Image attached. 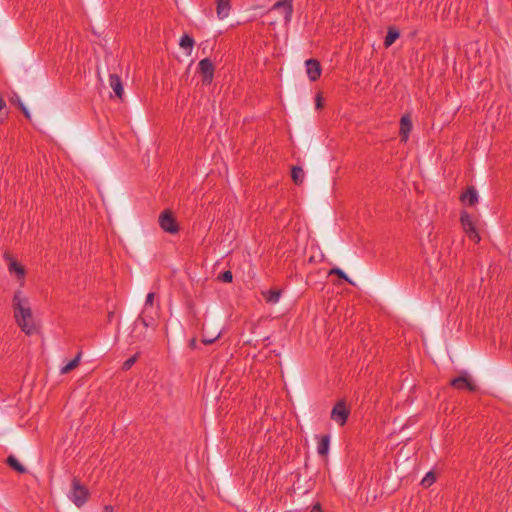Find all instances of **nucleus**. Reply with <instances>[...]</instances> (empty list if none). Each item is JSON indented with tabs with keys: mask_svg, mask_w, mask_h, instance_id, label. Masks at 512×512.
Here are the masks:
<instances>
[{
	"mask_svg": "<svg viewBox=\"0 0 512 512\" xmlns=\"http://www.w3.org/2000/svg\"><path fill=\"white\" fill-rule=\"evenodd\" d=\"M12 307L17 325L25 334H33L36 330V326L32 315L30 300L21 289L15 291Z\"/></svg>",
	"mask_w": 512,
	"mask_h": 512,
	"instance_id": "obj_1",
	"label": "nucleus"
},
{
	"mask_svg": "<svg viewBox=\"0 0 512 512\" xmlns=\"http://www.w3.org/2000/svg\"><path fill=\"white\" fill-rule=\"evenodd\" d=\"M4 260L7 264V270L10 276L14 277L21 287L25 285V277L26 270L25 267L19 263L14 257H12L9 253L4 254Z\"/></svg>",
	"mask_w": 512,
	"mask_h": 512,
	"instance_id": "obj_2",
	"label": "nucleus"
},
{
	"mask_svg": "<svg viewBox=\"0 0 512 512\" xmlns=\"http://www.w3.org/2000/svg\"><path fill=\"white\" fill-rule=\"evenodd\" d=\"M88 489L83 486L79 480L74 478L71 483V490L68 493V498L77 506H83L88 500Z\"/></svg>",
	"mask_w": 512,
	"mask_h": 512,
	"instance_id": "obj_3",
	"label": "nucleus"
},
{
	"mask_svg": "<svg viewBox=\"0 0 512 512\" xmlns=\"http://www.w3.org/2000/svg\"><path fill=\"white\" fill-rule=\"evenodd\" d=\"M159 225L167 233L175 234L178 232V224L169 210L163 211L159 216Z\"/></svg>",
	"mask_w": 512,
	"mask_h": 512,
	"instance_id": "obj_4",
	"label": "nucleus"
},
{
	"mask_svg": "<svg viewBox=\"0 0 512 512\" xmlns=\"http://www.w3.org/2000/svg\"><path fill=\"white\" fill-rule=\"evenodd\" d=\"M350 412L344 401H338L333 407L330 417L340 426H343L348 419Z\"/></svg>",
	"mask_w": 512,
	"mask_h": 512,
	"instance_id": "obj_5",
	"label": "nucleus"
},
{
	"mask_svg": "<svg viewBox=\"0 0 512 512\" xmlns=\"http://www.w3.org/2000/svg\"><path fill=\"white\" fill-rule=\"evenodd\" d=\"M461 225L467 236L474 242L480 241V236L476 230L471 216L467 212H462L460 217Z\"/></svg>",
	"mask_w": 512,
	"mask_h": 512,
	"instance_id": "obj_6",
	"label": "nucleus"
},
{
	"mask_svg": "<svg viewBox=\"0 0 512 512\" xmlns=\"http://www.w3.org/2000/svg\"><path fill=\"white\" fill-rule=\"evenodd\" d=\"M273 11H278L284 21L287 23L291 20L292 12H293V6L292 2L290 0H280L277 1L271 8Z\"/></svg>",
	"mask_w": 512,
	"mask_h": 512,
	"instance_id": "obj_7",
	"label": "nucleus"
},
{
	"mask_svg": "<svg viewBox=\"0 0 512 512\" xmlns=\"http://www.w3.org/2000/svg\"><path fill=\"white\" fill-rule=\"evenodd\" d=\"M199 70L203 75L204 83H211L214 75V66L213 63L208 59H202L198 64Z\"/></svg>",
	"mask_w": 512,
	"mask_h": 512,
	"instance_id": "obj_8",
	"label": "nucleus"
},
{
	"mask_svg": "<svg viewBox=\"0 0 512 512\" xmlns=\"http://www.w3.org/2000/svg\"><path fill=\"white\" fill-rule=\"evenodd\" d=\"M306 73L310 81H316L321 76V66L319 61L308 59L305 61Z\"/></svg>",
	"mask_w": 512,
	"mask_h": 512,
	"instance_id": "obj_9",
	"label": "nucleus"
},
{
	"mask_svg": "<svg viewBox=\"0 0 512 512\" xmlns=\"http://www.w3.org/2000/svg\"><path fill=\"white\" fill-rule=\"evenodd\" d=\"M451 385L456 389H467L469 391H474L476 388L467 373H463L459 377L454 378L451 381Z\"/></svg>",
	"mask_w": 512,
	"mask_h": 512,
	"instance_id": "obj_10",
	"label": "nucleus"
},
{
	"mask_svg": "<svg viewBox=\"0 0 512 512\" xmlns=\"http://www.w3.org/2000/svg\"><path fill=\"white\" fill-rule=\"evenodd\" d=\"M412 130V122L408 115L402 116L400 120V137L403 142H406L409 138Z\"/></svg>",
	"mask_w": 512,
	"mask_h": 512,
	"instance_id": "obj_11",
	"label": "nucleus"
},
{
	"mask_svg": "<svg viewBox=\"0 0 512 512\" xmlns=\"http://www.w3.org/2000/svg\"><path fill=\"white\" fill-rule=\"evenodd\" d=\"M216 2H217V7H216L217 17L220 20L227 18L229 16V13L231 10L230 0H216Z\"/></svg>",
	"mask_w": 512,
	"mask_h": 512,
	"instance_id": "obj_12",
	"label": "nucleus"
},
{
	"mask_svg": "<svg viewBox=\"0 0 512 512\" xmlns=\"http://www.w3.org/2000/svg\"><path fill=\"white\" fill-rule=\"evenodd\" d=\"M109 84L118 98H122L124 89L120 77L116 74L109 76Z\"/></svg>",
	"mask_w": 512,
	"mask_h": 512,
	"instance_id": "obj_13",
	"label": "nucleus"
},
{
	"mask_svg": "<svg viewBox=\"0 0 512 512\" xmlns=\"http://www.w3.org/2000/svg\"><path fill=\"white\" fill-rule=\"evenodd\" d=\"M318 439L317 453L321 456H326L329 453L330 448V436H316Z\"/></svg>",
	"mask_w": 512,
	"mask_h": 512,
	"instance_id": "obj_14",
	"label": "nucleus"
},
{
	"mask_svg": "<svg viewBox=\"0 0 512 512\" xmlns=\"http://www.w3.org/2000/svg\"><path fill=\"white\" fill-rule=\"evenodd\" d=\"M461 201L466 205H475L478 202L477 190L473 187L468 188L467 191L462 194Z\"/></svg>",
	"mask_w": 512,
	"mask_h": 512,
	"instance_id": "obj_15",
	"label": "nucleus"
},
{
	"mask_svg": "<svg viewBox=\"0 0 512 512\" xmlns=\"http://www.w3.org/2000/svg\"><path fill=\"white\" fill-rule=\"evenodd\" d=\"M81 358H82V352H78L77 355L74 357V359L70 360L69 362H67L65 365H63L60 368V374H62V375L67 374L71 370L76 368L78 366V364L80 363Z\"/></svg>",
	"mask_w": 512,
	"mask_h": 512,
	"instance_id": "obj_16",
	"label": "nucleus"
},
{
	"mask_svg": "<svg viewBox=\"0 0 512 512\" xmlns=\"http://www.w3.org/2000/svg\"><path fill=\"white\" fill-rule=\"evenodd\" d=\"M179 45L187 52V55H190L194 46V40L188 34H184L180 38Z\"/></svg>",
	"mask_w": 512,
	"mask_h": 512,
	"instance_id": "obj_17",
	"label": "nucleus"
},
{
	"mask_svg": "<svg viewBox=\"0 0 512 512\" xmlns=\"http://www.w3.org/2000/svg\"><path fill=\"white\" fill-rule=\"evenodd\" d=\"M263 296L266 300V302L270 304H276L279 302L281 297V291L280 290H268L263 292Z\"/></svg>",
	"mask_w": 512,
	"mask_h": 512,
	"instance_id": "obj_18",
	"label": "nucleus"
},
{
	"mask_svg": "<svg viewBox=\"0 0 512 512\" xmlns=\"http://www.w3.org/2000/svg\"><path fill=\"white\" fill-rule=\"evenodd\" d=\"M399 36L400 33L396 29L390 28L384 40L385 47H390L399 38Z\"/></svg>",
	"mask_w": 512,
	"mask_h": 512,
	"instance_id": "obj_19",
	"label": "nucleus"
},
{
	"mask_svg": "<svg viewBox=\"0 0 512 512\" xmlns=\"http://www.w3.org/2000/svg\"><path fill=\"white\" fill-rule=\"evenodd\" d=\"M291 177L296 184H301L304 180V171L301 167H293Z\"/></svg>",
	"mask_w": 512,
	"mask_h": 512,
	"instance_id": "obj_20",
	"label": "nucleus"
},
{
	"mask_svg": "<svg viewBox=\"0 0 512 512\" xmlns=\"http://www.w3.org/2000/svg\"><path fill=\"white\" fill-rule=\"evenodd\" d=\"M7 463L19 473H24L26 471L24 466L14 456H9L7 458Z\"/></svg>",
	"mask_w": 512,
	"mask_h": 512,
	"instance_id": "obj_21",
	"label": "nucleus"
},
{
	"mask_svg": "<svg viewBox=\"0 0 512 512\" xmlns=\"http://www.w3.org/2000/svg\"><path fill=\"white\" fill-rule=\"evenodd\" d=\"M436 480L433 472H428L421 481V485L425 488L430 487Z\"/></svg>",
	"mask_w": 512,
	"mask_h": 512,
	"instance_id": "obj_22",
	"label": "nucleus"
},
{
	"mask_svg": "<svg viewBox=\"0 0 512 512\" xmlns=\"http://www.w3.org/2000/svg\"><path fill=\"white\" fill-rule=\"evenodd\" d=\"M15 102L17 103L19 108L22 110V112L24 113L25 117L30 119L31 118L30 112L27 109V107L24 105V103L22 102V100L20 99V97L18 95L15 96Z\"/></svg>",
	"mask_w": 512,
	"mask_h": 512,
	"instance_id": "obj_23",
	"label": "nucleus"
},
{
	"mask_svg": "<svg viewBox=\"0 0 512 512\" xmlns=\"http://www.w3.org/2000/svg\"><path fill=\"white\" fill-rule=\"evenodd\" d=\"M331 273H332V274H336V275H338L340 278H342V279H344V280L348 281L350 284H353V282L348 278V276L346 275V273H345L343 270H341V269H339V268H334V269H332V270H331Z\"/></svg>",
	"mask_w": 512,
	"mask_h": 512,
	"instance_id": "obj_24",
	"label": "nucleus"
},
{
	"mask_svg": "<svg viewBox=\"0 0 512 512\" xmlns=\"http://www.w3.org/2000/svg\"><path fill=\"white\" fill-rule=\"evenodd\" d=\"M219 278L225 283H230L233 280V275L231 271H225L219 276Z\"/></svg>",
	"mask_w": 512,
	"mask_h": 512,
	"instance_id": "obj_25",
	"label": "nucleus"
},
{
	"mask_svg": "<svg viewBox=\"0 0 512 512\" xmlns=\"http://www.w3.org/2000/svg\"><path fill=\"white\" fill-rule=\"evenodd\" d=\"M137 360V356L134 355L130 358H128L124 363H123V369L124 370H129L133 365L134 363L136 362Z\"/></svg>",
	"mask_w": 512,
	"mask_h": 512,
	"instance_id": "obj_26",
	"label": "nucleus"
},
{
	"mask_svg": "<svg viewBox=\"0 0 512 512\" xmlns=\"http://www.w3.org/2000/svg\"><path fill=\"white\" fill-rule=\"evenodd\" d=\"M155 294L153 292H150L146 296L145 300V309H147L148 306H152L154 302Z\"/></svg>",
	"mask_w": 512,
	"mask_h": 512,
	"instance_id": "obj_27",
	"label": "nucleus"
},
{
	"mask_svg": "<svg viewBox=\"0 0 512 512\" xmlns=\"http://www.w3.org/2000/svg\"><path fill=\"white\" fill-rule=\"evenodd\" d=\"M323 106L322 97L320 94L316 96V108L320 109Z\"/></svg>",
	"mask_w": 512,
	"mask_h": 512,
	"instance_id": "obj_28",
	"label": "nucleus"
},
{
	"mask_svg": "<svg viewBox=\"0 0 512 512\" xmlns=\"http://www.w3.org/2000/svg\"><path fill=\"white\" fill-rule=\"evenodd\" d=\"M219 335H220V334H218V335H217L216 337H214V338H210V337L204 338V339H203V342H204L205 344H211V343H213V342L215 341V339H217V338L219 337Z\"/></svg>",
	"mask_w": 512,
	"mask_h": 512,
	"instance_id": "obj_29",
	"label": "nucleus"
},
{
	"mask_svg": "<svg viewBox=\"0 0 512 512\" xmlns=\"http://www.w3.org/2000/svg\"><path fill=\"white\" fill-rule=\"evenodd\" d=\"M5 106H6L5 101L0 97V111H1L2 109H4V108H5Z\"/></svg>",
	"mask_w": 512,
	"mask_h": 512,
	"instance_id": "obj_30",
	"label": "nucleus"
},
{
	"mask_svg": "<svg viewBox=\"0 0 512 512\" xmlns=\"http://www.w3.org/2000/svg\"><path fill=\"white\" fill-rule=\"evenodd\" d=\"M104 512H113V508H112V506H110V505H106V506L104 507Z\"/></svg>",
	"mask_w": 512,
	"mask_h": 512,
	"instance_id": "obj_31",
	"label": "nucleus"
},
{
	"mask_svg": "<svg viewBox=\"0 0 512 512\" xmlns=\"http://www.w3.org/2000/svg\"><path fill=\"white\" fill-rule=\"evenodd\" d=\"M142 323L145 325V326H149L150 323L146 321L145 318H142Z\"/></svg>",
	"mask_w": 512,
	"mask_h": 512,
	"instance_id": "obj_32",
	"label": "nucleus"
}]
</instances>
